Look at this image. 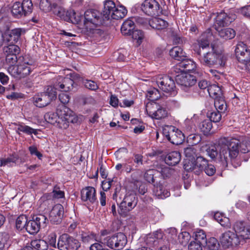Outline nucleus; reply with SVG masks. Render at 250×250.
Returning <instances> with one entry per match:
<instances>
[{
  "label": "nucleus",
  "instance_id": "1",
  "mask_svg": "<svg viewBox=\"0 0 250 250\" xmlns=\"http://www.w3.org/2000/svg\"><path fill=\"white\" fill-rule=\"evenodd\" d=\"M221 146H219V158L223 167L228 166L229 160L234 159L238 155L239 140L232 138L227 140L225 138L220 141Z\"/></svg>",
  "mask_w": 250,
  "mask_h": 250
},
{
  "label": "nucleus",
  "instance_id": "2",
  "mask_svg": "<svg viewBox=\"0 0 250 250\" xmlns=\"http://www.w3.org/2000/svg\"><path fill=\"white\" fill-rule=\"evenodd\" d=\"M210 50L204 54L201 63L209 67L219 68L224 66L227 58L222 53L217 51L214 45H211Z\"/></svg>",
  "mask_w": 250,
  "mask_h": 250
},
{
  "label": "nucleus",
  "instance_id": "3",
  "mask_svg": "<svg viewBox=\"0 0 250 250\" xmlns=\"http://www.w3.org/2000/svg\"><path fill=\"white\" fill-rule=\"evenodd\" d=\"M127 11L123 6H116L115 3L110 0H106L103 10V17L104 21L111 19L119 20L123 18Z\"/></svg>",
  "mask_w": 250,
  "mask_h": 250
},
{
  "label": "nucleus",
  "instance_id": "4",
  "mask_svg": "<svg viewBox=\"0 0 250 250\" xmlns=\"http://www.w3.org/2000/svg\"><path fill=\"white\" fill-rule=\"evenodd\" d=\"M34 67L32 61H27L25 58L22 62L17 65H13L8 67V71L13 77L16 78H22L29 75Z\"/></svg>",
  "mask_w": 250,
  "mask_h": 250
},
{
  "label": "nucleus",
  "instance_id": "5",
  "mask_svg": "<svg viewBox=\"0 0 250 250\" xmlns=\"http://www.w3.org/2000/svg\"><path fill=\"white\" fill-rule=\"evenodd\" d=\"M57 92L52 86H48L44 92L38 94L33 97L34 104L42 108L47 105L56 98Z\"/></svg>",
  "mask_w": 250,
  "mask_h": 250
},
{
  "label": "nucleus",
  "instance_id": "6",
  "mask_svg": "<svg viewBox=\"0 0 250 250\" xmlns=\"http://www.w3.org/2000/svg\"><path fill=\"white\" fill-rule=\"evenodd\" d=\"M239 42L235 49V54L239 66H247L250 62V50L248 49L247 43L250 42V35L245 41Z\"/></svg>",
  "mask_w": 250,
  "mask_h": 250
},
{
  "label": "nucleus",
  "instance_id": "7",
  "mask_svg": "<svg viewBox=\"0 0 250 250\" xmlns=\"http://www.w3.org/2000/svg\"><path fill=\"white\" fill-rule=\"evenodd\" d=\"M33 9V4L31 0H23L22 2H15L11 9V12L16 18L26 16L31 13Z\"/></svg>",
  "mask_w": 250,
  "mask_h": 250
},
{
  "label": "nucleus",
  "instance_id": "8",
  "mask_svg": "<svg viewBox=\"0 0 250 250\" xmlns=\"http://www.w3.org/2000/svg\"><path fill=\"white\" fill-rule=\"evenodd\" d=\"M57 113L58 116L57 125L60 128L66 129L68 127L69 123L75 122L73 112L64 105L60 110H57Z\"/></svg>",
  "mask_w": 250,
  "mask_h": 250
},
{
  "label": "nucleus",
  "instance_id": "9",
  "mask_svg": "<svg viewBox=\"0 0 250 250\" xmlns=\"http://www.w3.org/2000/svg\"><path fill=\"white\" fill-rule=\"evenodd\" d=\"M138 201V197L135 193H127L119 205L118 213L121 215L126 214L136 206Z\"/></svg>",
  "mask_w": 250,
  "mask_h": 250
},
{
  "label": "nucleus",
  "instance_id": "10",
  "mask_svg": "<svg viewBox=\"0 0 250 250\" xmlns=\"http://www.w3.org/2000/svg\"><path fill=\"white\" fill-rule=\"evenodd\" d=\"M80 245L78 240L66 233L60 236L57 243L60 250H77Z\"/></svg>",
  "mask_w": 250,
  "mask_h": 250
},
{
  "label": "nucleus",
  "instance_id": "11",
  "mask_svg": "<svg viewBox=\"0 0 250 250\" xmlns=\"http://www.w3.org/2000/svg\"><path fill=\"white\" fill-rule=\"evenodd\" d=\"M127 243L126 236L123 233L119 232L109 237L103 238L102 244L111 249L121 248Z\"/></svg>",
  "mask_w": 250,
  "mask_h": 250
},
{
  "label": "nucleus",
  "instance_id": "12",
  "mask_svg": "<svg viewBox=\"0 0 250 250\" xmlns=\"http://www.w3.org/2000/svg\"><path fill=\"white\" fill-rule=\"evenodd\" d=\"M104 22L102 14L97 10H89L84 13V25L85 27L91 26H100Z\"/></svg>",
  "mask_w": 250,
  "mask_h": 250
},
{
  "label": "nucleus",
  "instance_id": "13",
  "mask_svg": "<svg viewBox=\"0 0 250 250\" xmlns=\"http://www.w3.org/2000/svg\"><path fill=\"white\" fill-rule=\"evenodd\" d=\"M156 83L163 92L171 95L175 94V84L171 77L167 75L159 76L156 79Z\"/></svg>",
  "mask_w": 250,
  "mask_h": 250
},
{
  "label": "nucleus",
  "instance_id": "14",
  "mask_svg": "<svg viewBox=\"0 0 250 250\" xmlns=\"http://www.w3.org/2000/svg\"><path fill=\"white\" fill-rule=\"evenodd\" d=\"M207 165V160L202 156L196 158V160L185 161L184 168L187 171H191L198 175Z\"/></svg>",
  "mask_w": 250,
  "mask_h": 250
},
{
  "label": "nucleus",
  "instance_id": "15",
  "mask_svg": "<svg viewBox=\"0 0 250 250\" xmlns=\"http://www.w3.org/2000/svg\"><path fill=\"white\" fill-rule=\"evenodd\" d=\"M220 243L225 249L241 245L235 232L230 230L225 231L220 237Z\"/></svg>",
  "mask_w": 250,
  "mask_h": 250
},
{
  "label": "nucleus",
  "instance_id": "16",
  "mask_svg": "<svg viewBox=\"0 0 250 250\" xmlns=\"http://www.w3.org/2000/svg\"><path fill=\"white\" fill-rule=\"evenodd\" d=\"M233 229L241 245L245 242L246 239H250V226L247 225L244 222H235L233 225Z\"/></svg>",
  "mask_w": 250,
  "mask_h": 250
},
{
  "label": "nucleus",
  "instance_id": "17",
  "mask_svg": "<svg viewBox=\"0 0 250 250\" xmlns=\"http://www.w3.org/2000/svg\"><path fill=\"white\" fill-rule=\"evenodd\" d=\"M175 81L182 89L186 92L189 91L196 82L195 76L186 73L176 75Z\"/></svg>",
  "mask_w": 250,
  "mask_h": 250
},
{
  "label": "nucleus",
  "instance_id": "18",
  "mask_svg": "<svg viewBox=\"0 0 250 250\" xmlns=\"http://www.w3.org/2000/svg\"><path fill=\"white\" fill-rule=\"evenodd\" d=\"M164 134L170 143L176 145L182 144L185 138L184 134L174 126L169 127L167 131L165 129Z\"/></svg>",
  "mask_w": 250,
  "mask_h": 250
},
{
  "label": "nucleus",
  "instance_id": "19",
  "mask_svg": "<svg viewBox=\"0 0 250 250\" xmlns=\"http://www.w3.org/2000/svg\"><path fill=\"white\" fill-rule=\"evenodd\" d=\"M141 8L145 14L150 16H157L161 12L160 5L155 0H145Z\"/></svg>",
  "mask_w": 250,
  "mask_h": 250
},
{
  "label": "nucleus",
  "instance_id": "20",
  "mask_svg": "<svg viewBox=\"0 0 250 250\" xmlns=\"http://www.w3.org/2000/svg\"><path fill=\"white\" fill-rule=\"evenodd\" d=\"M146 111L150 117L157 120L166 117L167 114L166 109L155 104H147Z\"/></svg>",
  "mask_w": 250,
  "mask_h": 250
},
{
  "label": "nucleus",
  "instance_id": "21",
  "mask_svg": "<svg viewBox=\"0 0 250 250\" xmlns=\"http://www.w3.org/2000/svg\"><path fill=\"white\" fill-rule=\"evenodd\" d=\"M74 84V82L70 78H63L59 76L53 87L55 91L56 90H59L62 91L68 92L73 89Z\"/></svg>",
  "mask_w": 250,
  "mask_h": 250
},
{
  "label": "nucleus",
  "instance_id": "22",
  "mask_svg": "<svg viewBox=\"0 0 250 250\" xmlns=\"http://www.w3.org/2000/svg\"><path fill=\"white\" fill-rule=\"evenodd\" d=\"M236 18L234 12L231 11L229 13L220 12L216 17V22L220 26H225L229 24Z\"/></svg>",
  "mask_w": 250,
  "mask_h": 250
},
{
  "label": "nucleus",
  "instance_id": "23",
  "mask_svg": "<svg viewBox=\"0 0 250 250\" xmlns=\"http://www.w3.org/2000/svg\"><path fill=\"white\" fill-rule=\"evenodd\" d=\"M54 12L58 16L68 21L75 23L79 21V18H76V13L73 10L66 11L63 8L59 7L55 8Z\"/></svg>",
  "mask_w": 250,
  "mask_h": 250
},
{
  "label": "nucleus",
  "instance_id": "24",
  "mask_svg": "<svg viewBox=\"0 0 250 250\" xmlns=\"http://www.w3.org/2000/svg\"><path fill=\"white\" fill-rule=\"evenodd\" d=\"M64 212L63 207L61 204L55 205L49 214L50 221L54 224H59L61 222Z\"/></svg>",
  "mask_w": 250,
  "mask_h": 250
},
{
  "label": "nucleus",
  "instance_id": "25",
  "mask_svg": "<svg viewBox=\"0 0 250 250\" xmlns=\"http://www.w3.org/2000/svg\"><path fill=\"white\" fill-rule=\"evenodd\" d=\"M81 198L83 201L94 203L96 200V190L92 187H87L81 191Z\"/></svg>",
  "mask_w": 250,
  "mask_h": 250
},
{
  "label": "nucleus",
  "instance_id": "26",
  "mask_svg": "<svg viewBox=\"0 0 250 250\" xmlns=\"http://www.w3.org/2000/svg\"><path fill=\"white\" fill-rule=\"evenodd\" d=\"M181 160V154L176 151H172L167 154L165 161L166 163L171 166L178 164Z\"/></svg>",
  "mask_w": 250,
  "mask_h": 250
},
{
  "label": "nucleus",
  "instance_id": "27",
  "mask_svg": "<svg viewBox=\"0 0 250 250\" xmlns=\"http://www.w3.org/2000/svg\"><path fill=\"white\" fill-rule=\"evenodd\" d=\"M135 28L134 22L132 19H128L125 20L121 28V33L124 35H130Z\"/></svg>",
  "mask_w": 250,
  "mask_h": 250
},
{
  "label": "nucleus",
  "instance_id": "28",
  "mask_svg": "<svg viewBox=\"0 0 250 250\" xmlns=\"http://www.w3.org/2000/svg\"><path fill=\"white\" fill-rule=\"evenodd\" d=\"M149 24L154 29L162 30L168 26V23L166 21L159 18H154L149 21Z\"/></svg>",
  "mask_w": 250,
  "mask_h": 250
},
{
  "label": "nucleus",
  "instance_id": "29",
  "mask_svg": "<svg viewBox=\"0 0 250 250\" xmlns=\"http://www.w3.org/2000/svg\"><path fill=\"white\" fill-rule=\"evenodd\" d=\"M179 66L183 68L184 73L194 71L196 68V63L191 60L185 59V58L179 62Z\"/></svg>",
  "mask_w": 250,
  "mask_h": 250
},
{
  "label": "nucleus",
  "instance_id": "30",
  "mask_svg": "<svg viewBox=\"0 0 250 250\" xmlns=\"http://www.w3.org/2000/svg\"><path fill=\"white\" fill-rule=\"evenodd\" d=\"M163 233L161 231H157L153 234H149L146 238V244L149 246H156L158 244L159 240L162 239Z\"/></svg>",
  "mask_w": 250,
  "mask_h": 250
},
{
  "label": "nucleus",
  "instance_id": "31",
  "mask_svg": "<svg viewBox=\"0 0 250 250\" xmlns=\"http://www.w3.org/2000/svg\"><path fill=\"white\" fill-rule=\"evenodd\" d=\"M170 56L178 61H182L186 57L185 53L179 46H175L169 51Z\"/></svg>",
  "mask_w": 250,
  "mask_h": 250
},
{
  "label": "nucleus",
  "instance_id": "32",
  "mask_svg": "<svg viewBox=\"0 0 250 250\" xmlns=\"http://www.w3.org/2000/svg\"><path fill=\"white\" fill-rule=\"evenodd\" d=\"M219 146H221L220 141H219L217 146H211L207 149L206 151L207 155L212 159L216 158L220 161V159L219 158Z\"/></svg>",
  "mask_w": 250,
  "mask_h": 250
},
{
  "label": "nucleus",
  "instance_id": "33",
  "mask_svg": "<svg viewBox=\"0 0 250 250\" xmlns=\"http://www.w3.org/2000/svg\"><path fill=\"white\" fill-rule=\"evenodd\" d=\"M219 36L226 40H230L234 38L236 35L235 31L232 28H228L221 29L218 32Z\"/></svg>",
  "mask_w": 250,
  "mask_h": 250
},
{
  "label": "nucleus",
  "instance_id": "34",
  "mask_svg": "<svg viewBox=\"0 0 250 250\" xmlns=\"http://www.w3.org/2000/svg\"><path fill=\"white\" fill-rule=\"evenodd\" d=\"M207 92L210 97L214 99L220 97L222 95L221 88L216 84L210 85L207 89Z\"/></svg>",
  "mask_w": 250,
  "mask_h": 250
},
{
  "label": "nucleus",
  "instance_id": "35",
  "mask_svg": "<svg viewBox=\"0 0 250 250\" xmlns=\"http://www.w3.org/2000/svg\"><path fill=\"white\" fill-rule=\"evenodd\" d=\"M25 229L29 233L34 234L39 231L40 228L38 224L33 218V220H29L27 222Z\"/></svg>",
  "mask_w": 250,
  "mask_h": 250
},
{
  "label": "nucleus",
  "instance_id": "36",
  "mask_svg": "<svg viewBox=\"0 0 250 250\" xmlns=\"http://www.w3.org/2000/svg\"><path fill=\"white\" fill-rule=\"evenodd\" d=\"M153 192L155 195L159 198H164L168 197L169 192L166 190L162 185L159 184L154 187Z\"/></svg>",
  "mask_w": 250,
  "mask_h": 250
},
{
  "label": "nucleus",
  "instance_id": "37",
  "mask_svg": "<svg viewBox=\"0 0 250 250\" xmlns=\"http://www.w3.org/2000/svg\"><path fill=\"white\" fill-rule=\"evenodd\" d=\"M214 106L217 110L223 114L225 113L227 109L226 103L222 96L214 99Z\"/></svg>",
  "mask_w": 250,
  "mask_h": 250
},
{
  "label": "nucleus",
  "instance_id": "38",
  "mask_svg": "<svg viewBox=\"0 0 250 250\" xmlns=\"http://www.w3.org/2000/svg\"><path fill=\"white\" fill-rule=\"evenodd\" d=\"M98 26H91L89 27H85L88 34L91 37L95 39L104 35V33L103 31L99 28H96Z\"/></svg>",
  "mask_w": 250,
  "mask_h": 250
},
{
  "label": "nucleus",
  "instance_id": "39",
  "mask_svg": "<svg viewBox=\"0 0 250 250\" xmlns=\"http://www.w3.org/2000/svg\"><path fill=\"white\" fill-rule=\"evenodd\" d=\"M31 246L38 250H47L48 247V243L42 239H36L31 242Z\"/></svg>",
  "mask_w": 250,
  "mask_h": 250
},
{
  "label": "nucleus",
  "instance_id": "40",
  "mask_svg": "<svg viewBox=\"0 0 250 250\" xmlns=\"http://www.w3.org/2000/svg\"><path fill=\"white\" fill-rule=\"evenodd\" d=\"M146 96L148 100L153 101L159 99L161 97V95L157 89L152 87L147 91Z\"/></svg>",
  "mask_w": 250,
  "mask_h": 250
},
{
  "label": "nucleus",
  "instance_id": "41",
  "mask_svg": "<svg viewBox=\"0 0 250 250\" xmlns=\"http://www.w3.org/2000/svg\"><path fill=\"white\" fill-rule=\"evenodd\" d=\"M199 49L197 51V53L200 55L201 54V48L202 49H206L209 47V42L207 39L205 35H203L197 41Z\"/></svg>",
  "mask_w": 250,
  "mask_h": 250
},
{
  "label": "nucleus",
  "instance_id": "42",
  "mask_svg": "<svg viewBox=\"0 0 250 250\" xmlns=\"http://www.w3.org/2000/svg\"><path fill=\"white\" fill-rule=\"evenodd\" d=\"M18 159V157L17 155H13L6 158H3L0 160L1 167L7 166L8 167H11L14 164L16 163Z\"/></svg>",
  "mask_w": 250,
  "mask_h": 250
},
{
  "label": "nucleus",
  "instance_id": "43",
  "mask_svg": "<svg viewBox=\"0 0 250 250\" xmlns=\"http://www.w3.org/2000/svg\"><path fill=\"white\" fill-rule=\"evenodd\" d=\"M22 33V29L21 28H16L11 30L9 34V41L12 42H17L20 39Z\"/></svg>",
  "mask_w": 250,
  "mask_h": 250
},
{
  "label": "nucleus",
  "instance_id": "44",
  "mask_svg": "<svg viewBox=\"0 0 250 250\" xmlns=\"http://www.w3.org/2000/svg\"><path fill=\"white\" fill-rule=\"evenodd\" d=\"M184 154L187 158L185 161H192L197 157L196 150L193 146H189L184 149Z\"/></svg>",
  "mask_w": 250,
  "mask_h": 250
},
{
  "label": "nucleus",
  "instance_id": "45",
  "mask_svg": "<svg viewBox=\"0 0 250 250\" xmlns=\"http://www.w3.org/2000/svg\"><path fill=\"white\" fill-rule=\"evenodd\" d=\"M3 52L5 55H17L19 53L20 48L15 44H9L3 47Z\"/></svg>",
  "mask_w": 250,
  "mask_h": 250
},
{
  "label": "nucleus",
  "instance_id": "46",
  "mask_svg": "<svg viewBox=\"0 0 250 250\" xmlns=\"http://www.w3.org/2000/svg\"><path fill=\"white\" fill-rule=\"evenodd\" d=\"M17 131H21L28 135H31L34 134L36 135L37 134V130L35 129L28 125H19L17 128Z\"/></svg>",
  "mask_w": 250,
  "mask_h": 250
},
{
  "label": "nucleus",
  "instance_id": "47",
  "mask_svg": "<svg viewBox=\"0 0 250 250\" xmlns=\"http://www.w3.org/2000/svg\"><path fill=\"white\" fill-rule=\"evenodd\" d=\"M199 127L204 134H208L212 127V122L209 119L205 120L201 123Z\"/></svg>",
  "mask_w": 250,
  "mask_h": 250
},
{
  "label": "nucleus",
  "instance_id": "48",
  "mask_svg": "<svg viewBox=\"0 0 250 250\" xmlns=\"http://www.w3.org/2000/svg\"><path fill=\"white\" fill-rule=\"evenodd\" d=\"M27 219L25 215H20L19 216L16 222V226L17 229L21 230L23 228H25L27 223Z\"/></svg>",
  "mask_w": 250,
  "mask_h": 250
},
{
  "label": "nucleus",
  "instance_id": "49",
  "mask_svg": "<svg viewBox=\"0 0 250 250\" xmlns=\"http://www.w3.org/2000/svg\"><path fill=\"white\" fill-rule=\"evenodd\" d=\"M193 241L202 243V244L205 245L207 243V238L206 235L204 231L200 229L196 231L195 234V238Z\"/></svg>",
  "mask_w": 250,
  "mask_h": 250
},
{
  "label": "nucleus",
  "instance_id": "50",
  "mask_svg": "<svg viewBox=\"0 0 250 250\" xmlns=\"http://www.w3.org/2000/svg\"><path fill=\"white\" fill-rule=\"evenodd\" d=\"M9 235L6 232H0V250H2L6 246H8Z\"/></svg>",
  "mask_w": 250,
  "mask_h": 250
},
{
  "label": "nucleus",
  "instance_id": "51",
  "mask_svg": "<svg viewBox=\"0 0 250 250\" xmlns=\"http://www.w3.org/2000/svg\"><path fill=\"white\" fill-rule=\"evenodd\" d=\"M208 250H218L220 244L214 237H211L206 244Z\"/></svg>",
  "mask_w": 250,
  "mask_h": 250
},
{
  "label": "nucleus",
  "instance_id": "52",
  "mask_svg": "<svg viewBox=\"0 0 250 250\" xmlns=\"http://www.w3.org/2000/svg\"><path fill=\"white\" fill-rule=\"evenodd\" d=\"M82 241L84 243H93L96 239V236L93 233L83 232L81 234Z\"/></svg>",
  "mask_w": 250,
  "mask_h": 250
},
{
  "label": "nucleus",
  "instance_id": "53",
  "mask_svg": "<svg viewBox=\"0 0 250 250\" xmlns=\"http://www.w3.org/2000/svg\"><path fill=\"white\" fill-rule=\"evenodd\" d=\"M201 137L197 134H191L187 137V142L192 146L196 145L201 141Z\"/></svg>",
  "mask_w": 250,
  "mask_h": 250
},
{
  "label": "nucleus",
  "instance_id": "54",
  "mask_svg": "<svg viewBox=\"0 0 250 250\" xmlns=\"http://www.w3.org/2000/svg\"><path fill=\"white\" fill-rule=\"evenodd\" d=\"M131 34L133 39L136 40L138 44L140 45L145 37L144 32L140 30H136L133 31Z\"/></svg>",
  "mask_w": 250,
  "mask_h": 250
},
{
  "label": "nucleus",
  "instance_id": "55",
  "mask_svg": "<svg viewBox=\"0 0 250 250\" xmlns=\"http://www.w3.org/2000/svg\"><path fill=\"white\" fill-rule=\"evenodd\" d=\"M33 219L37 224H38L40 228L41 227L44 228L48 222L47 217L45 215L41 214L37 215L35 218L34 217Z\"/></svg>",
  "mask_w": 250,
  "mask_h": 250
},
{
  "label": "nucleus",
  "instance_id": "56",
  "mask_svg": "<svg viewBox=\"0 0 250 250\" xmlns=\"http://www.w3.org/2000/svg\"><path fill=\"white\" fill-rule=\"evenodd\" d=\"M83 83L85 88L91 90L95 91L99 88L97 83L92 80L84 79V80H83Z\"/></svg>",
  "mask_w": 250,
  "mask_h": 250
},
{
  "label": "nucleus",
  "instance_id": "57",
  "mask_svg": "<svg viewBox=\"0 0 250 250\" xmlns=\"http://www.w3.org/2000/svg\"><path fill=\"white\" fill-rule=\"evenodd\" d=\"M204 246L205 245L202 243L192 241L188 245V250H202Z\"/></svg>",
  "mask_w": 250,
  "mask_h": 250
},
{
  "label": "nucleus",
  "instance_id": "58",
  "mask_svg": "<svg viewBox=\"0 0 250 250\" xmlns=\"http://www.w3.org/2000/svg\"><path fill=\"white\" fill-rule=\"evenodd\" d=\"M221 114H223V113H221L218 110L212 112L210 114L209 120H210L211 122H219L221 119Z\"/></svg>",
  "mask_w": 250,
  "mask_h": 250
},
{
  "label": "nucleus",
  "instance_id": "59",
  "mask_svg": "<svg viewBox=\"0 0 250 250\" xmlns=\"http://www.w3.org/2000/svg\"><path fill=\"white\" fill-rule=\"evenodd\" d=\"M203 169L205 173L208 176H212L216 171V169L214 166L211 164H209L207 160V165L204 166Z\"/></svg>",
  "mask_w": 250,
  "mask_h": 250
},
{
  "label": "nucleus",
  "instance_id": "60",
  "mask_svg": "<svg viewBox=\"0 0 250 250\" xmlns=\"http://www.w3.org/2000/svg\"><path fill=\"white\" fill-rule=\"evenodd\" d=\"M45 120L50 124L57 123L58 120L57 115L53 113H48L45 115Z\"/></svg>",
  "mask_w": 250,
  "mask_h": 250
},
{
  "label": "nucleus",
  "instance_id": "61",
  "mask_svg": "<svg viewBox=\"0 0 250 250\" xmlns=\"http://www.w3.org/2000/svg\"><path fill=\"white\" fill-rule=\"evenodd\" d=\"M40 8L42 10L47 12L51 10V4L48 0H39Z\"/></svg>",
  "mask_w": 250,
  "mask_h": 250
},
{
  "label": "nucleus",
  "instance_id": "62",
  "mask_svg": "<svg viewBox=\"0 0 250 250\" xmlns=\"http://www.w3.org/2000/svg\"><path fill=\"white\" fill-rule=\"evenodd\" d=\"M56 238L57 235L55 233H51L48 236V244L53 248H56Z\"/></svg>",
  "mask_w": 250,
  "mask_h": 250
},
{
  "label": "nucleus",
  "instance_id": "63",
  "mask_svg": "<svg viewBox=\"0 0 250 250\" xmlns=\"http://www.w3.org/2000/svg\"><path fill=\"white\" fill-rule=\"evenodd\" d=\"M240 151L243 153H246L250 151V142H246L239 144Z\"/></svg>",
  "mask_w": 250,
  "mask_h": 250
},
{
  "label": "nucleus",
  "instance_id": "64",
  "mask_svg": "<svg viewBox=\"0 0 250 250\" xmlns=\"http://www.w3.org/2000/svg\"><path fill=\"white\" fill-rule=\"evenodd\" d=\"M240 12L245 17H250V4L242 7Z\"/></svg>",
  "mask_w": 250,
  "mask_h": 250
}]
</instances>
